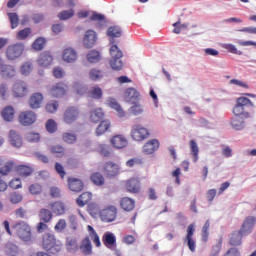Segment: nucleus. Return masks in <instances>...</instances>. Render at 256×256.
Returning <instances> with one entry per match:
<instances>
[{
    "instance_id": "obj_24",
    "label": "nucleus",
    "mask_w": 256,
    "mask_h": 256,
    "mask_svg": "<svg viewBox=\"0 0 256 256\" xmlns=\"http://www.w3.org/2000/svg\"><path fill=\"white\" fill-rule=\"evenodd\" d=\"M68 187L70 191H74V193H81V190L85 185L81 179L70 177L68 178Z\"/></svg>"
},
{
    "instance_id": "obj_32",
    "label": "nucleus",
    "mask_w": 256,
    "mask_h": 256,
    "mask_svg": "<svg viewBox=\"0 0 256 256\" xmlns=\"http://www.w3.org/2000/svg\"><path fill=\"white\" fill-rule=\"evenodd\" d=\"M103 117H105V113L101 108H96L90 112V121L92 123H99L103 120Z\"/></svg>"
},
{
    "instance_id": "obj_22",
    "label": "nucleus",
    "mask_w": 256,
    "mask_h": 256,
    "mask_svg": "<svg viewBox=\"0 0 256 256\" xmlns=\"http://www.w3.org/2000/svg\"><path fill=\"white\" fill-rule=\"evenodd\" d=\"M77 57V51L71 47L65 48L62 52V59L65 63H75Z\"/></svg>"
},
{
    "instance_id": "obj_26",
    "label": "nucleus",
    "mask_w": 256,
    "mask_h": 256,
    "mask_svg": "<svg viewBox=\"0 0 256 256\" xmlns=\"http://www.w3.org/2000/svg\"><path fill=\"white\" fill-rule=\"evenodd\" d=\"M37 63L40 67H49L53 63V55L50 52H42L38 57Z\"/></svg>"
},
{
    "instance_id": "obj_55",
    "label": "nucleus",
    "mask_w": 256,
    "mask_h": 256,
    "mask_svg": "<svg viewBox=\"0 0 256 256\" xmlns=\"http://www.w3.org/2000/svg\"><path fill=\"white\" fill-rule=\"evenodd\" d=\"M145 111V109L143 108V105L136 103L134 104L131 108H130V113H132V115H142V113Z\"/></svg>"
},
{
    "instance_id": "obj_41",
    "label": "nucleus",
    "mask_w": 256,
    "mask_h": 256,
    "mask_svg": "<svg viewBox=\"0 0 256 256\" xmlns=\"http://www.w3.org/2000/svg\"><path fill=\"white\" fill-rule=\"evenodd\" d=\"M88 96L91 99H101L103 97V89L99 86H94L88 91Z\"/></svg>"
},
{
    "instance_id": "obj_43",
    "label": "nucleus",
    "mask_w": 256,
    "mask_h": 256,
    "mask_svg": "<svg viewBox=\"0 0 256 256\" xmlns=\"http://www.w3.org/2000/svg\"><path fill=\"white\" fill-rule=\"evenodd\" d=\"M107 35L108 37H111V39H115V37H121V35H123V31L119 26H111L107 30Z\"/></svg>"
},
{
    "instance_id": "obj_56",
    "label": "nucleus",
    "mask_w": 256,
    "mask_h": 256,
    "mask_svg": "<svg viewBox=\"0 0 256 256\" xmlns=\"http://www.w3.org/2000/svg\"><path fill=\"white\" fill-rule=\"evenodd\" d=\"M8 17L10 19L12 29L19 27V16L17 13H8Z\"/></svg>"
},
{
    "instance_id": "obj_59",
    "label": "nucleus",
    "mask_w": 256,
    "mask_h": 256,
    "mask_svg": "<svg viewBox=\"0 0 256 256\" xmlns=\"http://www.w3.org/2000/svg\"><path fill=\"white\" fill-rule=\"evenodd\" d=\"M49 193L52 199H59L61 197V189H59L57 186H51L49 188Z\"/></svg>"
},
{
    "instance_id": "obj_48",
    "label": "nucleus",
    "mask_w": 256,
    "mask_h": 256,
    "mask_svg": "<svg viewBox=\"0 0 256 256\" xmlns=\"http://www.w3.org/2000/svg\"><path fill=\"white\" fill-rule=\"evenodd\" d=\"M143 165V158L134 157L129 159L126 162V167L133 168V167H141Z\"/></svg>"
},
{
    "instance_id": "obj_51",
    "label": "nucleus",
    "mask_w": 256,
    "mask_h": 256,
    "mask_svg": "<svg viewBox=\"0 0 256 256\" xmlns=\"http://www.w3.org/2000/svg\"><path fill=\"white\" fill-rule=\"evenodd\" d=\"M50 151L53 155H56V157H63L65 155V148L61 145L51 146Z\"/></svg>"
},
{
    "instance_id": "obj_40",
    "label": "nucleus",
    "mask_w": 256,
    "mask_h": 256,
    "mask_svg": "<svg viewBox=\"0 0 256 256\" xmlns=\"http://www.w3.org/2000/svg\"><path fill=\"white\" fill-rule=\"evenodd\" d=\"M1 73H2L3 77H8V79H11V78L15 77V75H17V70H15V67H13L11 65H5L2 68Z\"/></svg>"
},
{
    "instance_id": "obj_50",
    "label": "nucleus",
    "mask_w": 256,
    "mask_h": 256,
    "mask_svg": "<svg viewBox=\"0 0 256 256\" xmlns=\"http://www.w3.org/2000/svg\"><path fill=\"white\" fill-rule=\"evenodd\" d=\"M73 15H75V10H64L58 14V19H60V21H67V19H71Z\"/></svg>"
},
{
    "instance_id": "obj_4",
    "label": "nucleus",
    "mask_w": 256,
    "mask_h": 256,
    "mask_svg": "<svg viewBox=\"0 0 256 256\" xmlns=\"http://www.w3.org/2000/svg\"><path fill=\"white\" fill-rule=\"evenodd\" d=\"M253 107H255V104L251 101V99L247 97H238L233 108V113L236 116L241 117L242 115L244 119H249V117H251V113H249L247 109H253Z\"/></svg>"
},
{
    "instance_id": "obj_54",
    "label": "nucleus",
    "mask_w": 256,
    "mask_h": 256,
    "mask_svg": "<svg viewBox=\"0 0 256 256\" xmlns=\"http://www.w3.org/2000/svg\"><path fill=\"white\" fill-rule=\"evenodd\" d=\"M31 35V28H24L17 33V39L18 41H24V39H27Z\"/></svg>"
},
{
    "instance_id": "obj_57",
    "label": "nucleus",
    "mask_w": 256,
    "mask_h": 256,
    "mask_svg": "<svg viewBox=\"0 0 256 256\" xmlns=\"http://www.w3.org/2000/svg\"><path fill=\"white\" fill-rule=\"evenodd\" d=\"M62 139L65 143H69L70 145H72L73 143H76L77 136L72 133H64Z\"/></svg>"
},
{
    "instance_id": "obj_46",
    "label": "nucleus",
    "mask_w": 256,
    "mask_h": 256,
    "mask_svg": "<svg viewBox=\"0 0 256 256\" xmlns=\"http://www.w3.org/2000/svg\"><path fill=\"white\" fill-rule=\"evenodd\" d=\"M88 211L92 217H99L101 218V209L99 208L98 204L92 203L88 206Z\"/></svg>"
},
{
    "instance_id": "obj_49",
    "label": "nucleus",
    "mask_w": 256,
    "mask_h": 256,
    "mask_svg": "<svg viewBox=\"0 0 256 256\" xmlns=\"http://www.w3.org/2000/svg\"><path fill=\"white\" fill-rule=\"evenodd\" d=\"M89 77L92 81H99V79H103V71L93 68L89 71Z\"/></svg>"
},
{
    "instance_id": "obj_14",
    "label": "nucleus",
    "mask_w": 256,
    "mask_h": 256,
    "mask_svg": "<svg viewBox=\"0 0 256 256\" xmlns=\"http://www.w3.org/2000/svg\"><path fill=\"white\" fill-rule=\"evenodd\" d=\"M186 232L187 234L186 237L184 238V243L188 245V249L192 253H195V249L197 248V244L195 242V239L193 238V235H195V224H190L187 227Z\"/></svg>"
},
{
    "instance_id": "obj_3",
    "label": "nucleus",
    "mask_w": 256,
    "mask_h": 256,
    "mask_svg": "<svg viewBox=\"0 0 256 256\" xmlns=\"http://www.w3.org/2000/svg\"><path fill=\"white\" fill-rule=\"evenodd\" d=\"M42 248L51 255H59L63 251V243L55 237V234L45 233L42 236Z\"/></svg>"
},
{
    "instance_id": "obj_47",
    "label": "nucleus",
    "mask_w": 256,
    "mask_h": 256,
    "mask_svg": "<svg viewBox=\"0 0 256 256\" xmlns=\"http://www.w3.org/2000/svg\"><path fill=\"white\" fill-rule=\"evenodd\" d=\"M74 91H75L76 95H79L80 97L83 95H87V93H89L87 86H85L81 83L74 84Z\"/></svg>"
},
{
    "instance_id": "obj_45",
    "label": "nucleus",
    "mask_w": 256,
    "mask_h": 256,
    "mask_svg": "<svg viewBox=\"0 0 256 256\" xmlns=\"http://www.w3.org/2000/svg\"><path fill=\"white\" fill-rule=\"evenodd\" d=\"M31 195H41L43 193V186L39 183L31 184L28 188Z\"/></svg>"
},
{
    "instance_id": "obj_12",
    "label": "nucleus",
    "mask_w": 256,
    "mask_h": 256,
    "mask_svg": "<svg viewBox=\"0 0 256 256\" xmlns=\"http://www.w3.org/2000/svg\"><path fill=\"white\" fill-rule=\"evenodd\" d=\"M103 173L108 179H113L121 173V166L115 162H106L103 166Z\"/></svg>"
},
{
    "instance_id": "obj_31",
    "label": "nucleus",
    "mask_w": 256,
    "mask_h": 256,
    "mask_svg": "<svg viewBox=\"0 0 256 256\" xmlns=\"http://www.w3.org/2000/svg\"><path fill=\"white\" fill-rule=\"evenodd\" d=\"M243 119V117L235 115L230 122L232 129H235V131H242V129H245V120Z\"/></svg>"
},
{
    "instance_id": "obj_17",
    "label": "nucleus",
    "mask_w": 256,
    "mask_h": 256,
    "mask_svg": "<svg viewBox=\"0 0 256 256\" xmlns=\"http://www.w3.org/2000/svg\"><path fill=\"white\" fill-rule=\"evenodd\" d=\"M97 42V33L94 30L86 31L83 38V45L86 49H92Z\"/></svg>"
},
{
    "instance_id": "obj_27",
    "label": "nucleus",
    "mask_w": 256,
    "mask_h": 256,
    "mask_svg": "<svg viewBox=\"0 0 256 256\" xmlns=\"http://www.w3.org/2000/svg\"><path fill=\"white\" fill-rule=\"evenodd\" d=\"M80 251L83 255L89 256L93 253V245L91 244V239L87 236L82 240L80 244Z\"/></svg>"
},
{
    "instance_id": "obj_23",
    "label": "nucleus",
    "mask_w": 256,
    "mask_h": 256,
    "mask_svg": "<svg viewBox=\"0 0 256 256\" xmlns=\"http://www.w3.org/2000/svg\"><path fill=\"white\" fill-rule=\"evenodd\" d=\"M29 107L30 109H39L41 108V105L43 104V94L36 92L31 95L29 98Z\"/></svg>"
},
{
    "instance_id": "obj_60",
    "label": "nucleus",
    "mask_w": 256,
    "mask_h": 256,
    "mask_svg": "<svg viewBox=\"0 0 256 256\" xmlns=\"http://www.w3.org/2000/svg\"><path fill=\"white\" fill-rule=\"evenodd\" d=\"M33 69V64H31V62H25L21 68H20V72L22 75H29V73H31Z\"/></svg>"
},
{
    "instance_id": "obj_7",
    "label": "nucleus",
    "mask_w": 256,
    "mask_h": 256,
    "mask_svg": "<svg viewBox=\"0 0 256 256\" xmlns=\"http://www.w3.org/2000/svg\"><path fill=\"white\" fill-rule=\"evenodd\" d=\"M117 215H119V209L115 205H107L100 212V221L103 223H113L117 221Z\"/></svg>"
},
{
    "instance_id": "obj_25",
    "label": "nucleus",
    "mask_w": 256,
    "mask_h": 256,
    "mask_svg": "<svg viewBox=\"0 0 256 256\" xmlns=\"http://www.w3.org/2000/svg\"><path fill=\"white\" fill-rule=\"evenodd\" d=\"M50 209L52 211V214L54 213V215H56L57 217H61L67 211L65 203L61 201H55L51 203Z\"/></svg>"
},
{
    "instance_id": "obj_9",
    "label": "nucleus",
    "mask_w": 256,
    "mask_h": 256,
    "mask_svg": "<svg viewBox=\"0 0 256 256\" xmlns=\"http://www.w3.org/2000/svg\"><path fill=\"white\" fill-rule=\"evenodd\" d=\"M25 52V44L16 43L7 47L6 49V57L9 61H15V59H19L21 55Z\"/></svg>"
},
{
    "instance_id": "obj_39",
    "label": "nucleus",
    "mask_w": 256,
    "mask_h": 256,
    "mask_svg": "<svg viewBox=\"0 0 256 256\" xmlns=\"http://www.w3.org/2000/svg\"><path fill=\"white\" fill-rule=\"evenodd\" d=\"M126 101L133 103V101H137L139 99V91L135 88H128L125 91Z\"/></svg>"
},
{
    "instance_id": "obj_29",
    "label": "nucleus",
    "mask_w": 256,
    "mask_h": 256,
    "mask_svg": "<svg viewBox=\"0 0 256 256\" xmlns=\"http://www.w3.org/2000/svg\"><path fill=\"white\" fill-rule=\"evenodd\" d=\"M101 59H103V56H101V52L97 50H90L86 54V61H88V63L97 64L100 63Z\"/></svg>"
},
{
    "instance_id": "obj_62",
    "label": "nucleus",
    "mask_w": 256,
    "mask_h": 256,
    "mask_svg": "<svg viewBox=\"0 0 256 256\" xmlns=\"http://www.w3.org/2000/svg\"><path fill=\"white\" fill-rule=\"evenodd\" d=\"M9 95V85L7 83H2L0 85V97L1 99H7V96Z\"/></svg>"
},
{
    "instance_id": "obj_1",
    "label": "nucleus",
    "mask_w": 256,
    "mask_h": 256,
    "mask_svg": "<svg viewBox=\"0 0 256 256\" xmlns=\"http://www.w3.org/2000/svg\"><path fill=\"white\" fill-rule=\"evenodd\" d=\"M256 218L253 216H248L241 228L238 232H233L230 236L229 243L232 245V247H239L243 241V237H247L253 231V228L255 227Z\"/></svg>"
},
{
    "instance_id": "obj_19",
    "label": "nucleus",
    "mask_w": 256,
    "mask_h": 256,
    "mask_svg": "<svg viewBox=\"0 0 256 256\" xmlns=\"http://www.w3.org/2000/svg\"><path fill=\"white\" fill-rule=\"evenodd\" d=\"M102 243L107 249H115L117 247V238L112 232H106L102 236Z\"/></svg>"
},
{
    "instance_id": "obj_52",
    "label": "nucleus",
    "mask_w": 256,
    "mask_h": 256,
    "mask_svg": "<svg viewBox=\"0 0 256 256\" xmlns=\"http://www.w3.org/2000/svg\"><path fill=\"white\" fill-rule=\"evenodd\" d=\"M109 105L111 109H115V111H117L118 117H125V111H123V108H121L119 103H117L115 100H111Z\"/></svg>"
},
{
    "instance_id": "obj_58",
    "label": "nucleus",
    "mask_w": 256,
    "mask_h": 256,
    "mask_svg": "<svg viewBox=\"0 0 256 256\" xmlns=\"http://www.w3.org/2000/svg\"><path fill=\"white\" fill-rule=\"evenodd\" d=\"M46 131H48V133H55V131H57V122L53 119H49L46 122Z\"/></svg>"
},
{
    "instance_id": "obj_38",
    "label": "nucleus",
    "mask_w": 256,
    "mask_h": 256,
    "mask_svg": "<svg viewBox=\"0 0 256 256\" xmlns=\"http://www.w3.org/2000/svg\"><path fill=\"white\" fill-rule=\"evenodd\" d=\"M90 179L94 185L97 187H101L105 185V177H103V174L99 172H94L91 174Z\"/></svg>"
},
{
    "instance_id": "obj_21",
    "label": "nucleus",
    "mask_w": 256,
    "mask_h": 256,
    "mask_svg": "<svg viewBox=\"0 0 256 256\" xmlns=\"http://www.w3.org/2000/svg\"><path fill=\"white\" fill-rule=\"evenodd\" d=\"M159 146H160L159 140L151 139L144 144L143 153H145V155H153L155 151L159 150Z\"/></svg>"
},
{
    "instance_id": "obj_20",
    "label": "nucleus",
    "mask_w": 256,
    "mask_h": 256,
    "mask_svg": "<svg viewBox=\"0 0 256 256\" xmlns=\"http://www.w3.org/2000/svg\"><path fill=\"white\" fill-rule=\"evenodd\" d=\"M125 189L128 193H139L141 191V182L137 178H130L125 182Z\"/></svg>"
},
{
    "instance_id": "obj_6",
    "label": "nucleus",
    "mask_w": 256,
    "mask_h": 256,
    "mask_svg": "<svg viewBox=\"0 0 256 256\" xmlns=\"http://www.w3.org/2000/svg\"><path fill=\"white\" fill-rule=\"evenodd\" d=\"M110 60L109 65L113 71H121L123 69V52L119 49V46L116 44L112 45L109 50Z\"/></svg>"
},
{
    "instance_id": "obj_34",
    "label": "nucleus",
    "mask_w": 256,
    "mask_h": 256,
    "mask_svg": "<svg viewBox=\"0 0 256 256\" xmlns=\"http://www.w3.org/2000/svg\"><path fill=\"white\" fill-rule=\"evenodd\" d=\"M93 199V194L91 192H83L77 199L76 203L78 207H85L89 201Z\"/></svg>"
},
{
    "instance_id": "obj_42",
    "label": "nucleus",
    "mask_w": 256,
    "mask_h": 256,
    "mask_svg": "<svg viewBox=\"0 0 256 256\" xmlns=\"http://www.w3.org/2000/svg\"><path fill=\"white\" fill-rule=\"evenodd\" d=\"M190 150L193 157V162L197 163L199 161V146L195 140H190Z\"/></svg>"
},
{
    "instance_id": "obj_2",
    "label": "nucleus",
    "mask_w": 256,
    "mask_h": 256,
    "mask_svg": "<svg viewBox=\"0 0 256 256\" xmlns=\"http://www.w3.org/2000/svg\"><path fill=\"white\" fill-rule=\"evenodd\" d=\"M13 169H16L17 174L20 177H30L33 175V168L27 165L15 166V162H5L0 158V175H9Z\"/></svg>"
},
{
    "instance_id": "obj_15",
    "label": "nucleus",
    "mask_w": 256,
    "mask_h": 256,
    "mask_svg": "<svg viewBox=\"0 0 256 256\" xmlns=\"http://www.w3.org/2000/svg\"><path fill=\"white\" fill-rule=\"evenodd\" d=\"M79 119V109L75 106L68 107L63 114V120L67 123V125H71V123H75Z\"/></svg>"
},
{
    "instance_id": "obj_18",
    "label": "nucleus",
    "mask_w": 256,
    "mask_h": 256,
    "mask_svg": "<svg viewBox=\"0 0 256 256\" xmlns=\"http://www.w3.org/2000/svg\"><path fill=\"white\" fill-rule=\"evenodd\" d=\"M110 143L115 149H125V147L129 145L127 138L121 134L113 136L110 140Z\"/></svg>"
},
{
    "instance_id": "obj_33",
    "label": "nucleus",
    "mask_w": 256,
    "mask_h": 256,
    "mask_svg": "<svg viewBox=\"0 0 256 256\" xmlns=\"http://www.w3.org/2000/svg\"><path fill=\"white\" fill-rule=\"evenodd\" d=\"M2 118L6 122H11L15 119V109L12 106H6L1 112Z\"/></svg>"
},
{
    "instance_id": "obj_44",
    "label": "nucleus",
    "mask_w": 256,
    "mask_h": 256,
    "mask_svg": "<svg viewBox=\"0 0 256 256\" xmlns=\"http://www.w3.org/2000/svg\"><path fill=\"white\" fill-rule=\"evenodd\" d=\"M46 42L47 41L45 40V38L39 37L33 42L32 48L34 49V51H43Z\"/></svg>"
},
{
    "instance_id": "obj_36",
    "label": "nucleus",
    "mask_w": 256,
    "mask_h": 256,
    "mask_svg": "<svg viewBox=\"0 0 256 256\" xmlns=\"http://www.w3.org/2000/svg\"><path fill=\"white\" fill-rule=\"evenodd\" d=\"M87 231L89 233V238L92 239L95 246L101 247V239L99 238V234H97V231H95V228H93V226L91 225H88Z\"/></svg>"
},
{
    "instance_id": "obj_5",
    "label": "nucleus",
    "mask_w": 256,
    "mask_h": 256,
    "mask_svg": "<svg viewBox=\"0 0 256 256\" xmlns=\"http://www.w3.org/2000/svg\"><path fill=\"white\" fill-rule=\"evenodd\" d=\"M12 229L21 241H24L25 243H31V241H33V230L29 223L25 221L16 222L12 226Z\"/></svg>"
},
{
    "instance_id": "obj_53",
    "label": "nucleus",
    "mask_w": 256,
    "mask_h": 256,
    "mask_svg": "<svg viewBox=\"0 0 256 256\" xmlns=\"http://www.w3.org/2000/svg\"><path fill=\"white\" fill-rule=\"evenodd\" d=\"M67 229V221L65 219H60L54 226L56 233H63Z\"/></svg>"
},
{
    "instance_id": "obj_63",
    "label": "nucleus",
    "mask_w": 256,
    "mask_h": 256,
    "mask_svg": "<svg viewBox=\"0 0 256 256\" xmlns=\"http://www.w3.org/2000/svg\"><path fill=\"white\" fill-rule=\"evenodd\" d=\"M10 201L11 203H13L14 205H17V203H21V201H23V195L15 192V193H12L10 195Z\"/></svg>"
},
{
    "instance_id": "obj_64",
    "label": "nucleus",
    "mask_w": 256,
    "mask_h": 256,
    "mask_svg": "<svg viewBox=\"0 0 256 256\" xmlns=\"http://www.w3.org/2000/svg\"><path fill=\"white\" fill-rule=\"evenodd\" d=\"M39 139V133L30 132L26 135V140L29 141V143H37Z\"/></svg>"
},
{
    "instance_id": "obj_61",
    "label": "nucleus",
    "mask_w": 256,
    "mask_h": 256,
    "mask_svg": "<svg viewBox=\"0 0 256 256\" xmlns=\"http://www.w3.org/2000/svg\"><path fill=\"white\" fill-rule=\"evenodd\" d=\"M59 109V102L51 101L46 105V111L48 113H55Z\"/></svg>"
},
{
    "instance_id": "obj_30",
    "label": "nucleus",
    "mask_w": 256,
    "mask_h": 256,
    "mask_svg": "<svg viewBox=\"0 0 256 256\" xmlns=\"http://www.w3.org/2000/svg\"><path fill=\"white\" fill-rule=\"evenodd\" d=\"M38 217L43 223H51L53 221V212L49 209L42 208L38 212Z\"/></svg>"
},
{
    "instance_id": "obj_28",
    "label": "nucleus",
    "mask_w": 256,
    "mask_h": 256,
    "mask_svg": "<svg viewBox=\"0 0 256 256\" xmlns=\"http://www.w3.org/2000/svg\"><path fill=\"white\" fill-rule=\"evenodd\" d=\"M120 207L123 211H133L135 209V201L130 197H123L120 199Z\"/></svg>"
},
{
    "instance_id": "obj_37",
    "label": "nucleus",
    "mask_w": 256,
    "mask_h": 256,
    "mask_svg": "<svg viewBox=\"0 0 256 256\" xmlns=\"http://www.w3.org/2000/svg\"><path fill=\"white\" fill-rule=\"evenodd\" d=\"M111 128V122L109 120L101 121L98 127L96 128V135L100 137V135H104Z\"/></svg>"
},
{
    "instance_id": "obj_8",
    "label": "nucleus",
    "mask_w": 256,
    "mask_h": 256,
    "mask_svg": "<svg viewBox=\"0 0 256 256\" xmlns=\"http://www.w3.org/2000/svg\"><path fill=\"white\" fill-rule=\"evenodd\" d=\"M151 133L149 132V129L145 128L141 124H136L132 127L130 132V137L133 139V141L141 142L145 141L146 139H149V136Z\"/></svg>"
},
{
    "instance_id": "obj_35",
    "label": "nucleus",
    "mask_w": 256,
    "mask_h": 256,
    "mask_svg": "<svg viewBox=\"0 0 256 256\" xmlns=\"http://www.w3.org/2000/svg\"><path fill=\"white\" fill-rule=\"evenodd\" d=\"M66 249L69 253H75L79 250V244H77V238L70 236L66 239Z\"/></svg>"
},
{
    "instance_id": "obj_10",
    "label": "nucleus",
    "mask_w": 256,
    "mask_h": 256,
    "mask_svg": "<svg viewBox=\"0 0 256 256\" xmlns=\"http://www.w3.org/2000/svg\"><path fill=\"white\" fill-rule=\"evenodd\" d=\"M67 91H69L67 84L64 82H58L49 88V95L59 99L61 97H65V95H67Z\"/></svg>"
},
{
    "instance_id": "obj_13",
    "label": "nucleus",
    "mask_w": 256,
    "mask_h": 256,
    "mask_svg": "<svg viewBox=\"0 0 256 256\" xmlns=\"http://www.w3.org/2000/svg\"><path fill=\"white\" fill-rule=\"evenodd\" d=\"M12 93L16 98L26 97L27 93H29V86H27V82L23 80H17L14 82L12 86Z\"/></svg>"
},
{
    "instance_id": "obj_16",
    "label": "nucleus",
    "mask_w": 256,
    "mask_h": 256,
    "mask_svg": "<svg viewBox=\"0 0 256 256\" xmlns=\"http://www.w3.org/2000/svg\"><path fill=\"white\" fill-rule=\"evenodd\" d=\"M8 141L12 147H16V149H21L23 147V138L21 134L17 132V130H10L8 134Z\"/></svg>"
},
{
    "instance_id": "obj_11",
    "label": "nucleus",
    "mask_w": 256,
    "mask_h": 256,
    "mask_svg": "<svg viewBox=\"0 0 256 256\" xmlns=\"http://www.w3.org/2000/svg\"><path fill=\"white\" fill-rule=\"evenodd\" d=\"M18 121L20 125H23V127H29L37 121V114L31 110L20 112L18 115Z\"/></svg>"
}]
</instances>
